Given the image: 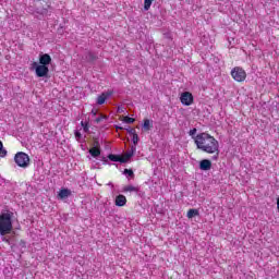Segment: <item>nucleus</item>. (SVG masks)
<instances>
[{
    "label": "nucleus",
    "instance_id": "19",
    "mask_svg": "<svg viewBox=\"0 0 279 279\" xmlns=\"http://www.w3.org/2000/svg\"><path fill=\"white\" fill-rule=\"evenodd\" d=\"M8 156V150L3 148V142L0 141V158H5Z\"/></svg>",
    "mask_w": 279,
    "mask_h": 279
},
{
    "label": "nucleus",
    "instance_id": "26",
    "mask_svg": "<svg viewBox=\"0 0 279 279\" xmlns=\"http://www.w3.org/2000/svg\"><path fill=\"white\" fill-rule=\"evenodd\" d=\"M195 134H197V129H192L190 131V136H195Z\"/></svg>",
    "mask_w": 279,
    "mask_h": 279
},
{
    "label": "nucleus",
    "instance_id": "28",
    "mask_svg": "<svg viewBox=\"0 0 279 279\" xmlns=\"http://www.w3.org/2000/svg\"><path fill=\"white\" fill-rule=\"evenodd\" d=\"M277 208H278V211H279V199L277 201Z\"/></svg>",
    "mask_w": 279,
    "mask_h": 279
},
{
    "label": "nucleus",
    "instance_id": "11",
    "mask_svg": "<svg viewBox=\"0 0 279 279\" xmlns=\"http://www.w3.org/2000/svg\"><path fill=\"white\" fill-rule=\"evenodd\" d=\"M151 128H154V121L149 120V119H145L142 130L144 132H149V130H151Z\"/></svg>",
    "mask_w": 279,
    "mask_h": 279
},
{
    "label": "nucleus",
    "instance_id": "14",
    "mask_svg": "<svg viewBox=\"0 0 279 279\" xmlns=\"http://www.w3.org/2000/svg\"><path fill=\"white\" fill-rule=\"evenodd\" d=\"M108 158L111 160V162H122L123 163V159L120 155L110 154V155H108Z\"/></svg>",
    "mask_w": 279,
    "mask_h": 279
},
{
    "label": "nucleus",
    "instance_id": "7",
    "mask_svg": "<svg viewBox=\"0 0 279 279\" xmlns=\"http://www.w3.org/2000/svg\"><path fill=\"white\" fill-rule=\"evenodd\" d=\"M199 169L201 171H210L213 169V162L208 159H203L199 162Z\"/></svg>",
    "mask_w": 279,
    "mask_h": 279
},
{
    "label": "nucleus",
    "instance_id": "16",
    "mask_svg": "<svg viewBox=\"0 0 279 279\" xmlns=\"http://www.w3.org/2000/svg\"><path fill=\"white\" fill-rule=\"evenodd\" d=\"M89 154L93 158H98V156H101V150L97 147H93L89 149Z\"/></svg>",
    "mask_w": 279,
    "mask_h": 279
},
{
    "label": "nucleus",
    "instance_id": "8",
    "mask_svg": "<svg viewBox=\"0 0 279 279\" xmlns=\"http://www.w3.org/2000/svg\"><path fill=\"white\" fill-rule=\"evenodd\" d=\"M39 64L41 66H47L48 64H51V56H49L48 53L41 54L39 57Z\"/></svg>",
    "mask_w": 279,
    "mask_h": 279
},
{
    "label": "nucleus",
    "instance_id": "6",
    "mask_svg": "<svg viewBox=\"0 0 279 279\" xmlns=\"http://www.w3.org/2000/svg\"><path fill=\"white\" fill-rule=\"evenodd\" d=\"M180 100L183 106H191L193 104V94L185 92L181 94Z\"/></svg>",
    "mask_w": 279,
    "mask_h": 279
},
{
    "label": "nucleus",
    "instance_id": "20",
    "mask_svg": "<svg viewBox=\"0 0 279 279\" xmlns=\"http://www.w3.org/2000/svg\"><path fill=\"white\" fill-rule=\"evenodd\" d=\"M151 3H154V0H144V10H149V8H151Z\"/></svg>",
    "mask_w": 279,
    "mask_h": 279
},
{
    "label": "nucleus",
    "instance_id": "25",
    "mask_svg": "<svg viewBox=\"0 0 279 279\" xmlns=\"http://www.w3.org/2000/svg\"><path fill=\"white\" fill-rule=\"evenodd\" d=\"M75 138H77V141H80V138H82V133H80V131H75Z\"/></svg>",
    "mask_w": 279,
    "mask_h": 279
},
{
    "label": "nucleus",
    "instance_id": "15",
    "mask_svg": "<svg viewBox=\"0 0 279 279\" xmlns=\"http://www.w3.org/2000/svg\"><path fill=\"white\" fill-rule=\"evenodd\" d=\"M106 99H108V94L102 93L100 96L97 98V104L98 106H104L106 104Z\"/></svg>",
    "mask_w": 279,
    "mask_h": 279
},
{
    "label": "nucleus",
    "instance_id": "12",
    "mask_svg": "<svg viewBox=\"0 0 279 279\" xmlns=\"http://www.w3.org/2000/svg\"><path fill=\"white\" fill-rule=\"evenodd\" d=\"M70 195H71V190L69 189H62L58 193L59 199H66V197H70Z\"/></svg>",
    "mask_w": 279,
    "mask_h": 279
},
{
    "label": "nucleus",
    "instance_id": "4",
    "mask_svg": "<svg viewBox=\"0 0 279 279\" xmlns=\"http://www.w3.org/2000/svg\"><path fill=\"white\" fill-rule=\"evenodd\" d=\"M231 76L235 82H245L247 73L245 70H243V68L235 66L231 71Z\"/></svg>",
    "mask_w": 279,
    "mask_h": 279
},
{
    "label": "nucleus",
    "instance_id": "27",
    "mask_svg": "<svg viewBox=\"0 0 279 279\" xmlns=\"http://www.w3.org/2000/svg\"><path fill=\"white\" fill-rule=\"evenodd\" d=\"M92 114H93L94 117H97V110H96V109H93V110H92Z\"/></svg>",
    "mask_w": 279,
    "mask_h": 279
},
{
    "label": "nucleus",
    "instance_id": "24",
    "mask_svg": "<svg viewBox=\"0 0 279 279\" xmlns=\"http://www.w3.org/2000/svg\"><path fill=\"white\" fill-rule=\"evenodd\" d=\"M84 132H88V124L84 123V121L81 122Z\"/></svg>",
    "mask_w": 279,
    "mask_h": 279
},
{
    "label": "nucleus",
    "instance_id": "10",
    "mask_svg": "<svg viewBox=\"0 0 279 279\" xmlns=\"http://www.w3.org/2000/svg\"><path fill=\"white\" fill-rule=\"evenodd\" d=\"M114 204L116 206L123 207L128 204V198L123 194H120L116 197Z\"/></svg>",
    "mask_w": 279,
    "mask_h": 279
},
{
    "label": "nucleus",
    "instance_id": "22",
    "mask_svg": "<svg viewBox=\"0 0 279 279\" xmlns=\"http://www.w3.org/2000/svg\"><path fill=\"white\" fill-rule=\"evenodd\" d=\"M124 123H134V118H131V117H124L123 119Z\"/></svg>",
    "mask_w": 279,
    "mask_h": 279
},
{
    "label": "nucleus",
    "instance_id": "5",
    "mask_svg": "<svg viewBox=\"0 0 279 279\" xmlns=\"http://www.w3.org/2000/svg\"><path fill=\"white\" fill-rule=\"evenodd\" d=\"M32 69L35 70L37 77H47V75H49V68L47 65H40L38 62H33Z\"/></svg>",
    "mask_w": 279,
    "mask_h": 279
},
{
    "label": "nucleus",
    "instance_id": "2",
    "mask_svg": "<svg viewBox=\"0 0 279 279\" xmlns=\"http://www.w3.org/2000/svg\"><path fill=\"white\" fill-rule=\"evenodd\" d=\"M12 232V213L0 215V235L5 236Z\"/></svg>",
    "mask_w": 279,
    "mask_h": 279
},
{
    "label": "nucleus",
    "instance_id": "21",
    "mask_svg": "<svg viewBox=\"0 0 279 279\" xmlns=\"http://www.w3.org/2000/svg\"><path fill=\"white\" fill-rule=\"evenodd\" d=\"M124 175H128V178H133L134 177V171L130 169H124Z\"/></svg>",
    "mask_w": 279,
    "mask_h": 279
},
{
    "label": "nucleus",
    "instance_id": "13",
    "mask_svg": "<svg viewBox=\"0 0 279 279\" xmlns=\"http://www.w3.org/2000/svg\"><path fill=\"white\" fill-rule=\"evenodd\" d=\"M122 193H138V187L134 185H126L123 187Z\"/></svg>",
    "mask_w": 279,
    "mask_h": 279
},
{
    "label": "nucleus",
    "instance_id": "18",
    "mask_svg": "<svg viewBox=\"0 0 279 279\" xmlns=\"http://www.w3.org/2000/svg\"><path fill=\"white\" fill-rule=\"evenodd\" d=\"M129 132L131 134H133V143H134V145H138V134H136V131L134 129H131Z\"/></svg>",
    "mask_w": 279,
    "mask_h": 279
},
{
    "label": "nucleus",
    "instance_id": "17",
    "mask_svg": "<svg viewBox=\"0 0 279 279\" xmlns=\"http://www.w3.org/2000/svg\"><path fill=\"white\" fill-rule=\"evenodd\" d=\"M199 216V210L198 209H190L187 211V219H193V217Z\"/></svg>",
    "mask_w": 279,
    "mask_h": 279
},
{
    "label": "nucleus",
    "instance_id": "3",
    "mask_svg": "<svg viewBox=\"0 0 279 279\" xmlns=\"http://www.w3.org/2000/svg\"><path fill=\"white\" fill-rule=\"evenodd\" d=\"M14 161L17 167H21L22 169H27V167H29V155L20 151L15 154Z\"/></svg>",
    "mask_w": 279,
    "mask_h": 279
},
{
    "label": "nucleus",
    "instance_id": "1",
    "mask_svg": "<svg viewBox=\"0 0 279 279\" xmlns=\"http://www.w3.org/2000/svg\"><path fill=\"white\" fill-rule=\"evenodd\" d=\"M197 149L205 154H216L213 159L219 158V141L208 133H199L194 137Z\"/></svg>",
    "mask_w": 279,
    "mask_h": 279
},
{
    "label": "nucleus",
    "instance_id": "23",
    "mask_svg": "<svg viewBox=\"0 0 279 279\" xmlns=\"http://www.w3.org/2000/svg\"><path fill=\"white\" fill-rule=\"evenodd\" d=\"M104 119H108V117L101 114L100 117L96 118V123H101V121H104Z\"/></svg>",
    "mask_w": 279,
    "mask_h": 279
},
{
    "label": "nucleus",
    "instance_id": "29",
    "mask_svg": "<svg viewBox=\"0 0 279 279\" xmlns=\"http://www.w3.org/2000/svg\"><path fill=\"white\" fill-rule=\"evenodd\" d=\"M2 241H5L7 243H9V240H8V239H5V238H3V239H2Z\"/></svg>",
    "mask_w": 279,
    "mask_h": 279
},
{
    "label": "nucleus",
    "instance_id": "9",
    "mask_svg": "<svg viewBox=\"0 0 279 279\" xmlns=\"http://www.w3.org/2000/svg\"><path fill=\"white\" fill-rule=\"evenodd\" d=\"M134 154H136V146H132L131 150L126 151L124 155H122V163L123 162H128L130 160V158H132V156H134Z\"/></svg>",
    "mask_w": 279,
    "mask_h": 279
}]
</instances>
